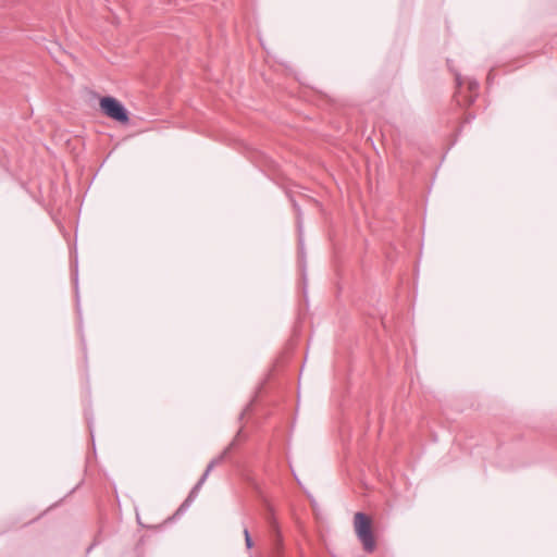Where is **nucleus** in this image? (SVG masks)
<instances>
[{
	"instance_id": "obj_1",
	"label": "nucleus",
	"mask_w": 557,
	"mask_h": 557,
	"mask_svg": "<svg viewBox=\"0 0 557 557\" xmlns=\"http://www.w3.org/2000/svg\"><path fill=\"white\" fill-rule=\"evenodd\" d=\"M265 521L268 524V557H285L278 522L271 508L265 516Z\"/></svg>"
},
{
	"instance_id": "obj_2",
	"label": "nucleus",
	"mask_w": 557,
	"mask_h": 557,
	"mask_svg": "<svg viewBox=\"0 0 557 557\" xmlns=\"http://www.w3.org/2000/svg\"><path fill=\"white\" fill-rule=\"evenodd\" d=\"M354 527L357 537L362 544L363 550L373 553L376 543L371 528V519L363 512H356L354 518Z\"/></svg>"
},
{
	"instance_id": "obj_3",
	"label": "nucleus",
	"mask_w": 557,
	"mask_h": 557,
	"mask_svg": "<svg viewBox=\"0 0 557 557\" xmlns=\"http://www.w3.org/2000/svg\"><path fill=\"white\" fill-rule=\"evenodd\" d=\"M99 106H100L101 112L106 116H108L121 124H128L129 113H128L127 109L125 108V106L116 98H114L112 96L102 97L99 101Z\"/></svg>"
},
{
	"instance_id": "obj_4",
	"label": "nucleus",
	"mask_w": 557,
	"mask_h": 557,
	"mask_svg": "<svg viewBox=\"0 0 557 557\" xmlns=\"http://www.w3.org/2000/svg\"><path fill=\"white\" fill-rule=\"evenodd\" d=\"M235 442L233 441L219 456H216L215 458H213L207 466V469L206 471L203 472L202 475H206V479L208 478V475L210 474V472L214 469V467H216L218 465H220L224 459L225 457L228 455V453L231 451V449L233 448Z\"/></svg>"
},
{
	"instance_id": "obj_5",
	"label": "nucleus",
	"mask_w": 557,
	"mask_h": 557,
	"mask_svg": "<svg viewBox=\"0 0 557 557\" xmlns=\"http://www.w3.org/2000/svg\"><path fill=\"white\" fill-rule=\"evenodd\" d=\"M235 442L233 441L219 456H216L215 458H213L207 466V469L206 471L203 472L202 475H206V479L208 478V475L210 474V472L214 469V467H216L218 465H220L224 459L225 457L228 455V453L231 451V449L233 448Z\"/></svg>"
},
{
	"instance_id": "obj_6",
	"label": "nucleus",
	"mask_w": 557,
	"mask_h": 557,
	"mask_svg": "<svg viewBox=\"0 0 557 557\" xmlns=\"http://www.w3.org/2000/svg\"><path fill=\"white\" fill-rule=\"evenodd\" d=\"M206 480H207L206 475H201L199 481L195 484V486L191 488V491L188 494L189 500H194L197 497V495H198L201 486L206 482Z\"/></svg>"
},
{
	"instance_id": "obj_7",
	"label": "nucleus",
	"mask_w": 557,
	"mask_h": 557,
	"mask_svg": "<svg viewBox=\"0 0 557 557\" xmlns=\"http://www.w3.org/2000/svg\"><path fill=\"white\" fill-rule=\"evenodd\" d=\"M293 207L296 211V214H297V226L299 230H301L302 227V212L300 210V207L297 205L296 201H293Z\"/></svg>"
},
{
	"instance_id": "obj_8",
	"label": "nucleus",
	"mask_w": 557,
	"mask_h": 557,
	"mask_svg": "<svg viewBox=\"0 0 557 557\" xmlns=\"http://www.w3.org/2000/svg\"><path fill=\"white\" fill-rule=\"evenodd\" d=\"M244 536H245V544L248 549H250L253 546V542L251 539V535L249 533V530L247 528L244 529Z\"/></svg>"
},
{
	"instance_id": "obj_9",
	"label": "nucleus",
	"mask_w": 557,
	"mask_h": 557,
	"mask_svg": "<svg viewBox=\"0 0 557 557\" xmlns=\"http://www.w3.org/2000/svg\"><path fill=\"white\" fill-rule=\"evenodd\" d=\"M468 88L469 90L472 92V94H475L478 92L479 90V83L476 81H470L469 82V85H468Z\"/></svg>"
},
{
	"instance_id": "obj_10",
	"label": "nucleus",
	"mask_w": 557,
	"mask_h": 557,
	"mask_svg": "<svg viewBox=\"0 0 557 557\" xmlns=\"http://www.w3.org/2000/svg\"><path fill=\"white\" fill-rule=\"evenodd\" d=\"M194 500H189V497L187 496V498L183 502V504L180 506L178 508V511H183L185 510L187 507H189V505L193 503Z\"/></svg>"
},
{
	"instance_id": "obj_11",
	"label": "nucleus",
	"mask_w": 557,
	"mask_h": 557,
	"mask_svg": "<svg viewBox=\"0 0 557 557\" xmlns=\"http://www.w3.org/2000/svg\"><path fill=\"white\" fill-rule=\"evenodd\" d=\"M455 79H456V83H457L458 86L462 85V81H461L460 74H457Z\"/></svg>"
}]
</instances>
